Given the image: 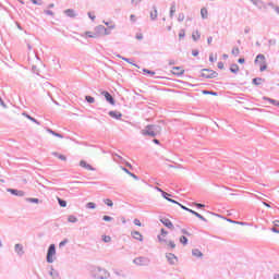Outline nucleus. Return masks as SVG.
Masks as SVG:
<instances>
[{
  "instance_id": "44",
  "label": "nucleus",
  "mask_w": 279,
  "mask_h": 279,
  "mask_svg": "<svg viewBox=\"0 0 279 279\" xmlns=\"http://www.w3.org/2000/svg\"><path fill=\"white\" fill-rule=\"evenodd\" d=\"M231 53L236 57L241 53V51L239 50V47H235L232 49Z\"/></svg>"
},
{
  "instance_id": "46",
  "label": "nucleus",
  "mask_w": 279,
  "mask_h": 279,
  "mask_svg": "<svg viewBox=\"0 0 279 279\" xmlns=\"http://www.w3.org/2000/svg\"><path fill=\"white\" fill-rule=\"evenodd\" d=\"M178 206H180V208H182V210H186V213H191V210H193V209H191V208H189V207H186V206H184V205H182V204H177Z\"/></svg>"
},
{
  "instance_id": "55",
  "label": "nucleus",
  "mask_w": 279,
  "mask_h": 279,
  "mask_svg": "<svg viewBox=\"0 0 279 279\" xmlns=\"http://www.w3.org/2000/svg\"><path fill=\"white\" fill-rule=\"evenodd\" d=\"M44 12H45V14H47L48 16H53V11H51V10H45Z\"/></svg>"
},
{
  "instance_id": "25",
  "label": "nucleus",
  "mask_w": 279,
  "mask_h": 279,
  "mask_svg": "<svg viewBox=\"0 0 279 279\" xmlns=\"http://www.w3.org/2000/svg\"><path fill=\"white\" fill-rule=\"evenodd\" d=\"M264 99L268 102L271 104L272 106H276L277 108H279V101L274 99V98H268V97H264Z\"/></svg>"
},
{
  "instance_id": "27",
  "label": "nucleus",
  "mask_w": 279,
  "mask_h": 279,
  "mask_svg": "<svg viewBox=\"0 0 279 279\" xmlns=\"http://www.w3.org/2000/svg\"><path fill=\"white\" fill-rule=\"evenodd\" d=\"M199 38H202V34H199V31H195L192 33V39L194 40V43H197Z\"/></svg>"
},
{
  "instance_id": "61",
  "label": "nucleus",
  "mask_w": 279,
  "mask_h": 279,
  "mask_svg": "<svg viewBox=\"0 0 279 279\" xmlns=\"http://www.w3.org/2000/svg\"><path fill=\"white\" fill-rule=\"evenodd\" d=\"M59 160H63V162H65V160H66V156H64V155H59Z\"/></svg>"
},
{
  "instance_id": "16",
  "label": "nucleus",
  "mask_w": 279,
  "mask_h": 279,
  "mask_svg": "<svg viewBox=\"0 0 279 279\" xmlns=\"http://www.w3.org/2000/svg\"><path fill=\"white\" fill-rule=\"evenodd\" d=\"M109 117H111L112 119H117V121L121 120V117H123V114L119 111H109Z\"/></svg>"
},
{
  "instance_id": "45",
  "label": "nucleus",
  "mask_w": 279,
  "mask_h": 279,
  "mask_svg": "<svg viewBox=\"0 0 279 279\" xmlns=\"http://www.w3.org/2000/svg\"><path fill=\"white\" fill-rule=\"evenodd\" d=\"M102 241L104 243H110V241H112V238H110V235H104Z\"/></svg>"
},
{
  "instance_id": "23",
  "label": "nucleus",
  "mask_w": 279,
  "mask_h": 279,
  "mask_svg": "<svg viewBox=\"0 0 279 279\" xmlns=\"http://www.w3.org/2000/svg\"><path fill=\"white\" fill-rule=\"evenodd\" d=\"M263 82H265V78H263V77H255L252 80V84H254V86H260V84H263Z\"/></svg>"
},
{
  "instance_id": "1",
  "label": "nucleus",
  "mask_w": 279,
  "mask_h": 279,
  "mask_svg": "<svg viewBox=\"0 0 279 279\" xmlns=\"http://www.w3.org/2000/svg\"><path fill=\"white\" fill-rule=\"evenodd\" d=\"M162 132V128L156 124H148L144 130L141 131L142 136H150L151 138H156Z\"/></svg>"
},
{
  "instance_id": "9",
  "label": "nucleus",
  "mask_w": 279,
  "mask_h": 279,
  "mask_svg": "<svg viewBox=\"0 0 279 279\" xmlns=\"http://www.w3.org/2000/svg\"><path fill=\"white\" fill-rule=\"evenodd\" d=\"M101 95H102V97H105V99H106V101H108V104H110L111 106H114V104H116L114 97H112L109 92H106V90L101 92Z\"/></svg>"
},
{
  "instance_id": "14",
  "label": "nucleus",
  "mask_w": 279,
  "mask_h": 279,
  "mask_svg": "<svg viewBox=\"0 0 279 279\" xmlns=\"http://www.w3.org/2000/svg\"><path fill=\"white\" fill-rule=\"evenodd\" d=\"M170 197H172L171 194H169V193H167V192H162V198H163V199H167V202H170L171 204H180V203H178V201L172 199V198H170Z\"/></svg>"
},
{
  "instance_id": "32",
  "label": "nucleus",
  "mask_w": 279,
  "mask_h": 279,
  "mask_svg": "<svg viewBox=\"0 0 279 279\" xmlns=\"http://www.w3.org/2000/svg\"><path fill=\"white\" fill-rule=\"evenodd\" d=\"M174 14H175V2H173L170 7V19H173Z\"/></svg>"
},
{
  "instance_id": "47",
  "label": "nucleus",
  "mask_w": 279,
  "mask_h": 279,
  "mask_svg": "<svg viewBox=\"0 0 279 279\" xmlns=\"http://www.w3.org/2000/svg\"><path fill=\"white\" fill-rule=\"evenodd\" d=\"M168 247H169L170 250H175V242L169 241Z\"/></svg>"
},
{
  "instance_id": "6",
  "label": "nucleus",
  "mask_w": 279,
  "mask_h": 279,
  "mask_svg": "<svg viewBox=\"0 0 279 279\" xmlns=\"http://www.w3.org/2000/svg\"><path fill=\"white\" fill-rule=\"evenodd\" d=\"M53 256H56V244H50L47 252V263H53Z\"/></svg>"
},
{
  "instance_id": "39",
  "label": "nucleus",
  "mask_w": 279,
  "mask_h": 279,
  "mask_svg": "<svg viewBox=\"0 0 279 279\" xmlns=\"http://www.w3.org/2000/svg\"><path fill=\"white\" fill-rule=\"evenodd\" d=\"M85 100L87 101V104H95V97L93 96H85Z\"/></svg>"
},
{
  "instance_id": "59",
  "label": "nucleus",
  "mask_w": 279,
  "mask_h": 279,
  "mask_svg": "<svg viewBox=\"0 0 279 279\" xmlns=\"http://www.w3.org/2000/svg\"><path fill=\"white\" fill-rule=\"evenodd\" d=\"M88 17L90 19V21H95V19H97L95 15H93V13L88 12L87 13Z\"/></svg>"
},
{
  "instance_id": "54",
  "label": "nucleus",
  "mask_w": 279,
  "mask_h": 279,
  "mask_svg": "<svg viewBox=\"0 0 279 279\" xmlns=\"http://www.w3.org/2000/svg\"><path fill=\"white\" fill-rule=\"evenodd\" d=\"M133 223H134V226H138V227H142L143 225L141 223V220H138V219H134L133 220Z\"/></svg>"
},
{
  "instance_id": "10",
  "label": "nucleus",
  "mask_w": 279,
  "mask_h": 279,
  "mask_svg": "<svg viewBox=\"0 0 279 279\" xmlns=\"http://www.w3.org/2000/svg\"><path fill=\"white\" fill-rule=\"evenodd\" d=\"M104 32H106V26L98 25L94 28V34H96V37L99 38V36H104Z\"/></svg>"
},
{
  "instance_id": "38",
  "label": "nucleus",
  "mask_w": 279,
  "mask_h": 279,
  "mask_svg": "<svg viewBox=\"0 0 279 279\" xmlns=\"http://www.w3.org/2000/svg\"><path fill=\"white\" fill-rule=\"evenodd\" d=\"M26 202L29 204H40V199L38 198H26Z\"/></svg>"
},
{
  "instance_id": "37",
  "label": "nucleus",
  "mask_w": 279,
  "mask_h": 279,
  "mask_svg": "<svg viewBox=\"0 0 279 279\" xmlns=\"http://www.w3.org/2000/svg\"><path fill=\"white\" fill-rule=\"evenodd\" d=\"M118 58H121V60H123L124 62H128L129 64H133V66H137L138 68V65L136 63H132V61H130L129 58L121 57V56H118Z\"/></svg>"
},
{
  "instance_id": "36",
  "label": "nucleus",
  "mask_w": 279,
  "mask_h": 279,
  "mask_svg": "<svg viewBox=\"0 0 279 279\" xmlns=\"http://www.w3.org/2000/svg\"><path fill=\"white\" fill-rule=\"evenodd\" d=\"M58 203H59V206H61V208H66V201L58 197Z\"/></svg>"
},
{
  "instance_id": "2",
  "label": "nucleus",
  "mask_w": 279,
  "mask_h": 279,
  "mask_svg": "<svg viewBox=\"0 0 279 279\" xmlns=\"http://www.w3.org/2000/svg\"><path fill=\"white\" fill-rule=\"evenodd\" d=\"M92 278L108 279V278H110V272H108V270H106L101 267H97L92 271Z\"/></svg>"
},
{
  "instance_id": "33",
  "label": "nucleus",
  "mask_w": 279,
  "mask_h": 279,
  "mask_svg": "<svg viewBox=\"0 0 279 279\" xmlns=\"http://www.w3.org/2000/svg\"><path fill=\"white\" fill-rule=\"evenodd\" d=\"M180 243H181L182 245H189V239H187L185 235H182V236L180 238Z\"/></svg>"
},
{
  "instance_id": "11",
  "label": "nucleus",
  "mask_w": 279,
  "mask_h": 279,
  "mask_svg": "<svg viewBox=\"0 0 279 279\" xmlns=\"http://www.w3.org/2000/svg\"><path fill=\"white\" fill-rule=\"evenodd\" d=\"M8 193H11V195H15L16 197H24L25 192L21 190H15V189H8Z\"/></svg>"
},
{
  "instance_id": "60",
  "label": "nucleus",
  "mask_w": 279,
  "mask_h": 279,
  "mask_svg": "<svg viewBox=\"0 0 279 279\" xmlns=\"http://www.w3.org/2000/svg\"><path fill=\"white\" fill-rule=\"evenodd\" d=\"M0 106H2V108H8V106L3 101V98H1V97H0Z\"/></svg>"
},
{
  "instance_id": "8",
  "label": "nucleus",
  "mask_w": 279,
  "mask_h": 279,
  "mask_svg": "<svg viewBox=\"0 0 279 279\" xmlns=\"http://www.w3.org/2000/svg\"><path fill=\"white\" fill-rule=\"evenodd\" d=\"M167 262L169 265H177L178 264V256L173 253H167L166 254Z\"/></svg>"
},
{
  "instance_id": "63",
  "label": "nucleus",
  "mask_w": 279,
  "mask_h": 279,
  "mask_svg": "<svg viewBox=\"0 0 279 279\" xmlns=\"http://www.w3.org/2000/svg\"><path fill=\"white\" fill-rule=\"evenodd\" d=\"M168 234H169V232H167V230L161 229V235H162V236H167Z\"/></svg>"
},
{
  "instance_id": "12",
  "label": "nucleus",
  "mask_w": 279,
  "mask_h": 279,
  "mask_svg": "<svg viewBox=\"0 0 279 279\" xmlns=\"http://www.w3.org/2000/svg\"><path fill=\"white\" fill-rule=\"evenodd\" d=\"M172 73L173 75H177V77H181V75H184V70L180 66H173Z\"/></svg>"
},
{
  "instance_id": "5",
  "label": "nucleus",
  "mask_w": 279,
  "mask_h": 279,
  "mask_svg": "<svg viewBox=\"0 0 279 279\" xmlns=\"http://www.w3.org/2000/svg\"><path fill=\"white\" fill-rule=\"evenodd\" d=\"M255 64H259V71H267V63H265V54H257L255 58Z\"/></svg>"
},
{
  "instance_id": "20",
  "label": "nucleus",
  "mask_w": 279,
  "mask_h": 279,
  "mask_svg": "<svg viewBox=\"0 0 279 279\" xmlns=\"http://www.w3.org/2000/svg\"><path fill=\"white\" fill-rule=\"evenodd\" d=\"M15 252L17 253V256H23V254H25L23 244H15Z\"/></svg>"
},
{
  "instance_id": "4",
  "label": "nucleus",
  "mask_w": 279,
  "mask_h": 279,
  "mask_svg": "<svg viewBox=\"0 0 279 279\" xmlns=\"http://www.w3.org/2000/svg\"><path fill=\"white\" fill-rule=\"evenodd\" d=\"M134 265H137L138 267H148L149 263H151V260L148 257L145 256H140L136 257L133 260Z\"/></svg>"
},
{
  "instance_id": "19",
  "label": "nucleus",
  "mask_w": 279,
  "mask_h": 279,
  "mask_svg": "<svg viewBox=\"0 0 279 279\" xmlns=\"http://www.w3.org/2000/svg\"><path fill=\"white\" fill-rule=\"evenodd\" d=\"M191 215H194V217H197V219H201V221H205V223H208V220L206 218H204V216H202L199 213L195 211V210H190Z\"/></svg>"
},
{
  "instance_id": "53",
  "label": "nucleus",
  "mask_w": 279,
  "mask_h": 279,
  "mask_svg": "<svg viewBox=\"0 0 279 279\" xmlns=\"http://www.w3.org/2000/svg\"><path fill=\"white\" fill-rule=\"evenodd\" d=\"M178 21H179V23H182V21H184V13L179 14Z\"/></svg>"
},
{
  "instance_id": "50",
  "label": "nucleus",
  "mask_w": 279,
  "mask_h": 279,
  "mask_svg": "<svg viewBox=\"0 0 279 279\" xmlns=\"http://www.w3.org/2000/svg\"><path fill=\"white\" fill-rule=\"evenodd\" d=\"M114 218L110 217V216H104L102 217V221H113Z\"/></svg>"
},
{
  "instance_id": "18",
  "label": "nucleus",
  "mask_w": 279,
  "mask_h": 279,
  "mask_svg": "<svg viewBox=\"0 0 279 279\" xmlns=\"http://www.w3.org/2000/svg\"><path fill=\"white\" fill-rule=\"evenodd\" d=\"M64 14L69 16V19H75V16H77V13H75V10L73 9H66Z\"/></svg>"
},
{
  "instance_id": "30",
  "label": "nucleus",
  "mask_w": 279,
  "mask_h": 279,
  "mask_svg": "<svg viewBox=\"0 0 279 279\" xmlns=\"http://www.w3.org/2000/svg\"><path fill=\"white\" fill-rule=\"evenodd\" d=\"M201 16H202V19H204V20L208 19V9L202 8V9H201Z\"/></svg>"
},
{
  "instance_id": "3",
  "label": "nucleus",
  "mask_w": 279,
  "mask_h": 279,
  "mask_svg": "<svg viewBox=\"0 0 279 279\" xmlns=\"http://www.w3.org/2000/svg\"><path fill=\"white\" fill-rule=\"evenodd\" d=\"M218 75L219 73L210 69H203L201 73V76L205 77V80H215V77H218Z\"/></svg>"
},
{
  "instance_id": "29",
  "label": "nucleus",
  "mask_w": 279,
  "mask_h": 279,
  "mask_svg": "<svg viewBox=\"0 0 279 279\" xmlns=\"http://www.w3.org/2000/svg\"><path fill=\"white\" fill-rule=\"evenodd\" d=\"M23 116L26 117V119H28L33 123H36V125H40V122L38 120H36L35 118H33L32 116H29L27 113H23Z\"/></svg>"
},
{
  "instance_id": "21",
  "label": "nucleus",
  "mask_w": 279,
  "mask_h": 279,
  "mask_svg": "<svg viewBox=\"0 0 279 279\" xmlns=\"http://www.w3.org/2000/svg\"><path fill=\"white\" fill-rule=\"evenodd\" d=\"M131 236H133L135 241H143V234L138 231H132Z\"/></svg>"
},
{
  "instance_id": "48",
  "label": "nucleus",
  "mask_w": 279,
  "mask_h": 279,
  "mask_svg": "<svg viewBox=\"0 0 279 279\" xmlns=\"http://www.w3.org/2000/svg\"><path fill=\"white\" fill-rule=\"evenodd\" d=\"M143 72H144V73H147L148 75H156V72L150 71V70H148V69H143Z\"/></svg>"
},
{
  "instance_id": "35",
  "label": "nucleus",
  "mask_w": 279,
  "mask_h": 279,
  "mask_svg": "<svg viewBox=\"0 0 279 279\" xmlns=\"http://www.w3.org/2000/svg\"><path fill=\"white\" fill-rule=\"evenodd\" d=\"M68 221L70 223H77V217L71 215V216L68 217Z\"/></svg>"
},
{
  "instance_id": "26",
  "label": "nucleus",
  "mask_w": 279,
  "mask_h": 279,
  "mask_svg": "<svg viewBox=\"0 0 279 279\" xmlns=\"http://www.w3.org/2000/svg\"><path fill=\"white\" fill-rule=\"evenodd\" d=\"M47 133L52 134V136H56L57 138H64V135L57 133L56 131H53L51 129H47Z\"/></svg>"
},
{
  "instance_id": "17",
  "label": "nucleus",
  "mask_w": 279,
  "mask_h": 279,
  "mask_svg": "<svg viewBox=\"0 0 279 279\" xmlns=\"http://www.w3.org/2000/svg\"><path fill=\"white\" fill-rule=\"evenodd\" d=\"M192 256H195V258H204V253H202L199 248H193Z\"/></svg>"
},
{
  "instance_id": "43",
  "label": "nucleus",
  "mask_w": 279,
  "mask_h": 279,
  "mask_svg": "<svg viewBox=\"0 0 279 279\" xmlns=\"http://www.w3.org/2000/svg\"><path fill=\"white\" fill-rule=\"evenodd\" d=\"M104 202H105V204H106L107 206H109V207L114 206V203H112V199H110V198H106Z\"/></svg>"
},
{
  "instance_id": "49",
  "label": "nucleus",
  "mask_w": 279,
  "mask_h": 279,
  "mask_svg": "<svg viewBox=\"0 0 279 279\" xmlns=\"http://www.w3.org/2000/svg\"><path fill=\"white\" fill-rule=\"evenodd\" d=\"M68 243H69V240L65 239V240H63V241H61V242L59 243V247H64V245H66Z\"/></svg>"
},
{
  "instance_id": "42",
  "label": "nucleus",
  "mask_w": 279,
  "mask_h": 279,
  "mask_svg": "<svg viewBox=\"0 0 279 279\" xmlns=\"http://www.w3.org/2000/svg\"><path fill=\"white\" fill-rule=\"evenodd\" d=\"M203 95H213L214 97H217V92H210V90H203Z\"/></svg>"
},
{
  "instance_id": "41",
  "label": "nucleus",
  "mask_w": 279,
  "mask_h": 279,
  "mask_svg": "<svg viewBox=\"0 0 279 279\" xmlns=\"http://www.w3.org/2000/svg\"><path fill=\"white\" fill-rule=\"evenodd\" d=\"M185 36H186V31H184V28L180 29V32H179L180 40H182V38H184Z\"/></svg>"
},
{
  "instance_id": "62",
  "label": "nucleus",
  "mask_w": 279,
  "mask_h": 279,
  "mask_svg": "<svg viewBox=\"0 0 279 279\" xmlns=\"http://www.w3.org/2000/svg\"><path fill=\"white\" fill-rule=\"evenodd\" d=\"M168 64H169L170 66H173V64H175V60L170 59V60L168 61Z\"/></svg>"
},
{
  "instance_id": "7",
  "label": "nucleus",
  "mask_w": 279,
  "mask_h": 279,
  "mask_svg": "<svg viewBox=\"0 0 279 279\" xmlns=\"http://www.w3.org/2000/svg\"><path fill=\"white\" fill-rule=\"evenodd\" d=\"M250 1L258 10H267V3H265L263 0H250Z\"/></svg>"
},
{
  "instance_id": "24",
  "label": "nucleus",
  "mask_w": 279,
  "mask_h": 279,
  "mask_svg": "<svg viewBox=\"0 0 279 279\" xmlns=\"http://www.w3.org/2000/svg\"><path fill=\"white\" fill-rule=\"evenodd\" d=\"M154 12H150V20L156 21L158 19V9L156 5L153 7Z\"/></svg>"
},
{
  "instance_id": "58",
  "label": "nucleus",
  "mask_w": 279,
  "mask_h": 279,
  "mask_svg": "<svg viewBox=\"0 0 279 279\" xmlns=\"http://www.w3.org/2000/svg\"><path fill=\"white\" fill-rule=\"evenodd\" d=\"M192 56H194V58H197V56H199V50H192Z\"/></svg>"
},
{
  "instance_id": "64",
  "label": "nucleus",
  "mask_w": 279,
  "mask_h": 279,
  "mask_svg": "<svg viewBox=\"0 0 279 279\" xmlns=\"http://www.w3.org/2000/svg\"><path fill=\"white\" fill-rule=\"evenodd\" d=\"M218 69H220V70L223 69V62H221V61L218 62Z\"/></svg>"
},
{
  "instance_id": "34",
  "label": "nucleus",
  "mask_w": 279,
  "mask_h": 279,
  "mask_svg": "<svg viewBox=\"0 0 279 279\" xmlns=\"http://www.w3.org/2000/svg\"><path fill=\"white\" fill-rule=\"evenodd\" d=\"M85 36H87V38H97V34L90 31L85 32Z\"/></svg>"
},
{
  "instance_id": "56",
  "label": "nucleus",
  "mask_w": 279,
  "mask_h": 279,
  "mask_svg": "<svg viewBox=\"0 0 279 279\" xmlns=\"http://www.w3.org/2000/svg\"><path fill=\"white\" fill-rule=\"evenodd\" d=\"M143 0H131L132 5H138Z\"/></svg>"
},
{
  "instance_id": "15",
  "label": "nucleus",
  "mask_w": 279,
  "mask_h": 279,
  "mask_svg": "<svg viewBox=\"0 0 279 279\" xmlns=\"http://www.w3.org/2000/svg\"><path fill=\"white\" fill-rule=\"evenodd\" d=\"M80 167H83V169H87V171H95V168L84 160L80 161Z\"/></svg>"
},
{
  "instance_id": "40",
  "label": "nucleus",
  "mask_w": 279,
  "mask_h": 279,
  "mask_svg": "<svg viewBox=\"0 0 279 279\" xmlns=\"http://www.w3.org/2000/svg\"><path fill=\"white\" fill-rule=\"evenodd\" d=\"M86 208H89L92 210H94V208H97V204L93 203V202H89L86 204Z\"/></svg>"
},
{
  "instance_id": "22",
  "label": "nucleus",
  "mask_w": 279,
  "mask_h": 279,
  "mask_svg": "<svg viewBox=\"0 0 279 279\" xmlns=\"http://www.w3.org/2000/svg\"><path fill=\"white\" fill-rule=\"evenodd\" d=\"M49 276H51L52 279H62L60 277V272H58V270L51 268V271L49 272Z\"/></svg>"
},
{
  "instance_id": "57",
  "label": "nucleus",
  "mask_w": 279,
  "mask_h": 279,
  "mask_svg": "<svg viewBox=\"0 0 279 279\" xmlns=\"http://www.w3.org/2000/svg\"><path fill=\"white\" fill-rule=\"evenodd\" d=\"M209 62H217V57H214L213 54H210Z\"/></svg>"
},
{
  "instance_id": "28",
  "label": "nucleus",
  "mask_w": 279,
  "mask_h": 279,
  "mask_svg": "<svg viewBox=\"0 0 279 279\" xmlns=\"http://www.w3.org/2000/svg\"><path fill=\"white\" fill-rule=\"evenodd\" d=\"M112 29H114V25L109 26V28L105 27L102 36H110L112 34Z\"/></svg>"
},
{
  "instance_id": "13",
  "label": "nucleus",
  "mask_w": 279,
  "mask_h": 279,
  "mask_svg": "<svg viewBox=\"0 0 279 279\" xmlns=\"http://www.w3.org/2000/svg\"><path fill=\"white\" fill-rule=\"evenodd\" d=\"M160 221L166 228H168L169 230H173V222H171L169 218L160 219Z\"/></svg>"
},
{
  "instance_id": "51",
  "label": "nucleus",
  "mask_w": 279,
  "mask_h": 279,
  "mask_svg": "<svg viewBox=\"0 0 279 279\" xmlns=\"http://www.w3.org/2000/svg\"><path fill=\"white\" fill-rule=\"evenodd\" d=\"M181 233L185 234V236H191V232H189L186 229H181Z\"/></svg>"
},
{
  "instance_id": "31",
  "label": "nucleus",
  "mask_w": 279,
  "mask_h": 279,
  "mask_svg": "<svg viewBox=\"0 0 279 279\" xmlns=\"http://www.w3.org/2000/svg\"><path fill=\"white\" fill-rule=\"evenodd\" d=\"M230 71L231 73H239V65L236 63L231 64Z\"/></svg>"
},
{
  "instance_id": "52",
  "label": "nucleus",
  "mask_w": 279,
  "mask_h": 279,
  "mask_svg": "<svg viewBox=\"0 0 279 279\" xmlns=\"http://www.w3.org/2000/svg\"><path fill=\"white\" fill-rule=\"evenodd\" d=\"M194 206H196V208H206V205L202 203H194Z\"/></svg>"
}]
</instances>
